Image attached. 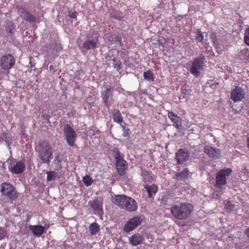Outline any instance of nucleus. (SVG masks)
<instances>
[{
  "label": "nucleus",
  "instance_id": "nucleus-44",
  "mask_svg": "<svg viewBox=\"0 0 249 249\" xmlns=\"http://www.w3.org/2000/svg\"><path fill=\"white\" fill-rule=\"evenodd\" d=\"M244 233L248 238H249V227L245 230Z\"/></svg>",
  "mask_w": 249,
  "mask_h": 249
},
{
  "label": "nucleus",
  "instance_id": "nucleus-32",
  "mask_svg": "<svg viewBox=\"0 0 249 249\" xmlns=\"http://www.w3.org/2000/svg\"><path fill=\"white\" fill-rule=\"evenodd\" d=\"M112 152L116 160L123 159V158L121 156L119 150L118 148H114L112 150Z\"/></svg>",
  "mask_w": 249,
  "mask_h": 249
},
{
  "label": "nucleus",
  "instance_id": "nucleus-39",
  "mask_svg": "<svg viewBox=\"0 0 249 249\" xmlns=\"http://www.w3.org/2000/svg\"><path fill=\"white\" fill-rule=\"evenodd\" d=\"M234 208V205L230 202H228L225 205V209L228 211L229 212H231L233 210Z\"/></svg>",
  "mask_w": 249,
  "mask_h": 249
},
{
  "label": "nucleus",
  "instance_id": "nucleus-41",
  "mask_svg": "<svg viewBox=\"0 0 249 249\" xmlns=\"http://www.w3.org/2000/svg\"><path fill=\"white\" fill-rule=\"evenodd\" d=\"M115 42L116 43L119 44L122 46V38L119 36H116L114 38Z\"/></svg>",
  "mask_w": 249,
  "mask_h": 249
},
{
  "label": "nucleus",
  "instance_id": "nucleus-5",
  "mask_svg": "<svg viewBox=\"0 0 249 249\" xmlns=\"http://www.w3.org/2000/svg\"><path fill=\"white\" fill-rule=\"evenodd\" d=\"M1 193L9 199L15 200L18 197V193L15 187L9 183L4 182L1 185Z\"/></svg>",
  "mask_w": 249,
  "mask_h": 249
},
{
  "label": "nucleus",
  "instance_id": "nucleus-34",
  "mask_svg": "<svg viewBox=\"0 0 249 249\" xmlns=\"http://www.w3.org/2000/svg\"><path fill=\"white\" fill-rule=\"evenodd\" d=\"M83 181L86 186L90 185L93 182L92 179L89 176L84 177Z\"/></svg>",
  "mask_w": 249,
  "mask_h": 249
},
{
  "label": "nucleus",
  "instance_id": "nucleus-1",
  "mask_svg": "<svg viewBox=\"0 0 249 249\" xmlns=\"http://www.w3.org/2000/svg\"><path fill=\"white\" fill-rule=\"evenodd\" d=\"M194 210L193 205L189 203L174 204L171 207V213L177 219L185 220L191 215Z\"/></svg>",
  "mask_w": 249,
  "mask_h": 249
},
{
  "label": "nucleus",
  "instance_id": "nucleus-28",
  "mask_svg": "<svg viewBox=\"0 0 249 249\" xmlns=\"http://www.w3.org/2000/svg\"><path fill=\"white\" fill-rule=\"evenodd\" d=\"M110 16L112 18L121 20L123 18V14L115 10H112L110 12Z\"/></svg>",
  "mask_w": 249,
  "mask_h": 249
},
{
  "label": "nucleus",
  "instance_id": "nucleus-12",
  "mask_svg": "<svg viewBox=\"0 0 249 249\" xmlns=\"http://www.w3.org/2000/svg\"><path fill=\"white\" fill-rule=\"evenodd\" d=\"M190 158V153L188 150L179 149L176 154V159L178 164H182L188 161Z\"/></svg>",
  "mask_w": 249,
  "mask_h": 249
},
{
  "label": "nucleus",
  "instance_id": "nucleus-30",
  "mask_svg": "<svg viewBox=\"0 0 249 249\" xmlns=\"http://www.w3.org/2000/svg\"><path fill=\"white\" fill-rule=\"evenodd\" d=\"M112 61L113 62V66L117 70V71H119L122 69V62L119 60H118L114 57L112 59Z\"/></svg>",
  "mask_w": 249,
  "mask_h": 249
},
{
  "label": "nucleus",
  "instance_id": "nucleus-9",
  "mask_svg": "<svg viewBox=\"0 0 249 249\" xmlns=\"http://www.w3.org/2000/svg\"><path fill=\"white\" fill-rule=\"evenodd\" d=\"M8 168L9 171L14 174L23 173L25 170L24 160H20L17 162L11 161Z\"/></svg>",
  "mask_w": 249,
  "mask_h": 249
},
{
  "label": "nucleus",
  "instance_id": "nucleus-21",
  "mask_svg": "<svg viewBox=\"0 0 249 249\" xmlns=\"http://www.w3.org/2000/svg\"><path fill=\"white\" fill-rule=\"evenodd\" d=\"M168 116L174 122V125L178 129H180L182 125L180 118L172 111L168 112Z\"/></svg>",
  "mask_w": 249,
  "mask_h": 249
},
{
  "label": "nucleus",
  "instance_id": "nucleus-31",
  "mask_svg": "<svg viewBox=\"0 0 249 249\" xmlns=\"http://www.w3.org/2000/svg\"><path fill=\"white\" fill-rule=\"evenodd\" d=\"M143 77L146 80L154 81L153 73L150 70L144 72Z\"/></svg>",
  "mask_w": 249,
  "mask_h": 249
},
{
  "label": "nucleus",
  "instance_id": "nucleus-26",
  "mask_svg": "<svg viewBox=\"0 0 249 249\" xmlns=\"http://www.w3.org/2000/svg\"><path fill=\"white\" fill-rule=\"evenodd\" d=\"M99 230V226L96 222L91 223L89 226V231L92 235L96 234Z\"/></svg>",
  "mask_w": 249,
  "mask_h": 249
},
{
  "label": "nucleus",
  "instance_id": "nucleus-47",
  "mask_svg": "<svg viewBox=\"0 0 249 249\" xmlns=\"http://www.w3.org/2000/svg\"><path fill=\"white\" fill-rule=\"evenodd\" d=\"M150 178H151L152 180H153V179H154V175H153L152 176H150Z\"/></svg>",
  "mask_w": 249,
  "mask_h": 249
},
{
  "label": "nucleus",
  "instance_id": "nucleus-35",
  "mask_svg": "<svg viewBox=\"0 0 249 249\" xmlns=\"http://www.w3.org/2000/svg\"><path fill=\"white\" fill-rule=\"evenodd\" d=\"M218 84V83L214 82L213 80H210L207 82L206 87H210L213 89H215L216 88Z\"/></svg>",
  "mask_w": 249,
  "mask_h": 249
},
{
  "label": "nucleus",
  "instance_id": "nucleus-16",
  "mask_svg": "<svg viewBox=\"0 0 249 249\" xmlns=\"http://www.w3.org/2000/svg\"><path fill=\"white\" fill-rule=\"evenodd\" d=\"M116 169L120 176H124L127 170V164L126 161L123 159L116 160Z\"/></svg>",
  "mask_w": 249,
  "mask_h": 249
},
{
  "label": "nucleus",
  "instance_id": "nucleus-3",
  "mask_svg": "<svg viewBox=\"0 0 249 249\" xmlns=\"http://www.w3.org/2000/svg\"><path fill=\"white\" fill-rule=\"evenodd\" d=\"M38 157L42 163L49 164L53 159V149L48 141H40L36 147Z\"/></svg>",
  "mask_w": 249,
  "mask_h": 249
},
{
  "label": "nucleus",
  "instance_id": "nucleus-20",
  "mask_svg": "<svg viewBox=\"0 0 249 249\" xmlns=\"http://www.w3.org/2000/svg\"><path fill=\"white\" fill-rule=\"evenodd\" d=\"M112 91L110 88H107L105 91H103L101 93L102 102L107 107L108 109L109 106L108 104L109 99L112 97Z\"/></svg>",
  "mask_w": 249,
  "mask_h": 249
},
{
  "label": "nucleus",
  "instance_id": "nucleus-2",
  "mask_svg": "<svg viewBox=\"0 0 249 249\" xmlns=\"http://www.w3.org/2000/svg\"><path fill=\"white\" fill-rule=\"evenodd\" d=\"M113 203L129 212H135L138 208L136 201L125 195H116L112 197Z\"/></svg>",
  "mask_w": 249,
  "mask_h": 249
},
{
  "label": "nucleus",
  "instance_id": "nucleus-11",
  "mask_svg": "<svg viewBox=\"0 0 249 249\" xmlns=\"http://www.w3.org/2000/svg\"><path fill=\"white\" fill-rule=\"evenodd\" d=\"M15 60L13 55L7 54L3 56L1 58V66L4 70H9L15 64Z\"/></svg>",
  "mask_w": 249,
  "mask_h": 249
},
{
  "label": "nucleus",
  "instance_id": "nucleus-14",
  "mask_svg": "<svg viewBox=\"0 0 249 249\" xmlns=\"http://www.w3.org/2000/svg\"><path fill=\"white\" fill-rule=\"evenodd\" d=\"M95 36L92 39L89 38L83 44V48L87 50L94 49L97 47L98 43V36L95 34Z\"/></svg>",
  "mask_w": 249,
  "mask_h": 249
},
{
  "label": "nucleus",
  "instance_id": "nucleus-8",
  "mask_svg": "<svg viewBox=\"0 0 249 249\" xmlns=\"http://www.w3.org/2000/svg\"><path fill=\"white\" fill-rule=\"evenodd\" d=\"M142 222V219L140 216H134L129 219L124 225L123 228L124 232L128 233L139 226Z\"/></svg>",
  "mask_w": 249,
  "mask_h": 249
},
{
  "label": "nucleus",
  "instance_id": "nucleus-7",
  "mask_svg": "<svg viewBox=\"0 0 249 249\" xmlns=\"http://www.w3.org/2000/svg\"><path fill=\"white\" fill-rule=\"evenodd\" d=\"M43 224L44 226L41 225H30L29 229L35 236L39 237L44 233H45L50 228V224L47 219L44 220Z\"/></svg>",
  "mask_w": 249,
  "mask_h": 249
},
{
  "label": "nucleus",
  "instance_id": "nucleus-36",
  "mask_svg": "<svg viewBox=\"0 0 249 249\" xmlns=\"http://www.w3.org/2000/svg\"><path fill=\"white\" fill-rule=\"evenodd\" d=\"M191 93V90L187 89V87L185 86L182 88V95L183 98H185L186 95H190Z\"/></svg>",
  "mask_w": 249,
  "mask_h": 249
},
{
  "label": "nucleus",
  "instance_id": "nucleus-40",
  "mask_svg": "<svg viewBox=\"0 0 249 249\" xmlns=\"http://www.w3.org/2000/svg\"><path fill=\"white\" fill-rule=\"evenodd\" d=\"M7 234L6 230L4 228L0 227V240L4 238Z\"/></svg>",
  "mask_w": 249,
  "mask_h": 249
},
{
  "label": "nucleus",
  "instance_id": "nucleus-42",
  "mask_svg": "<svg viewBox=\"0 0 249 249\" xmlns=\"http://www.w3.org/2000/svg\"><path fill=\"white\" fill-rule=\"evenodd\" d=\"M213 44L215 46V48H218V40L216 37H214L213 38Z\"/></svg>",
  "mask_w": 249,
  "mask_h": 249
},
{
  "label": "nucleus",
  "instance_id": "nucleus-33",
  "mask_svg": "<svg viewBox=\"0 0 249 249\" xmlns=\"http://www.w3.org/2000/svg\"><path fill=\"white\" fill-rule=\"evenodd\" d=\"M42 118L43 120H45V122L46 123L49 124L50 123L49 119H50V116H49V110H43L42 111Z\"/></svg>",
  "mask_w": 249,
  "mask_h": 249
},
{
  "label": "nucleus",
  "instance_id": "nucleus-22",
  "mask_svg": "<svg viewBox=\"0 0 249 249\" xmlns=\"http://www.w3.org/2000/svg\"><path fill=\"white\" fill-rule=\"evenodd\" d=\"M109 112L112 115L113 120L115 122L120 124L123 122V116L119 110L115 108L112 109Z\"/></svg>",
  "mask_w": 249,
  "mask_h": 249
},
{
  "label": "nucleus",
  "instance_id": "nucleus-17",
  "mask_svg": "<svg viewBox=\"0 0 249 249\" xmlns=\"http://www.w3.org/2000/svg\"><path fill=\"white\" fill-rule=\"evenodd\" d=\"M18 8L19 14L26 21L29 23H33L36 20V18L35 16L30 14L29 12L26 11L24 8L22 7H18Z\"/></svg>",
  "mask_w": 249,
  "mask_h": 249
},
{
  "label": "nucleus",
  "instance_id": "nucleus-10",
  "mask_svg": "<svg viewBox=\"0 0 249 249\" xmlns=\"http://www.w3.org/2000/svg\"><path fill=\"white\" fill-rule=\"evenodd\" d=\"M103 200L102 197H98L90 200L88 204L92 209L93 213L96 214H101L103 212Z\"/></svg>",
  "mask_w": 249,
  "mask_h": 249
},
{
  "label": "nucleus",
  "instance_id": "nucleus-18",
  "mask_svg": "<svg viewBox=\"0 0 249 249\" xmlns=\"http://www.w3.org/2000/svg\"><path fill=\"white\" fill-rule=\"evenodd\" d=\"M144 241V237L140 233H135L129 238V243L133 246H137L142 244Z\"/></svg>",
  "mask_w": 249,
  "mask_h": 249
},
{
  "label": "nucleus",
  "instance_id": "nucleus-29",
  "mask_svg": "<svg viewBox=\"0 0 249 249\" xmlns=\"http://www.w3.org/2000/svg\"><path fill=\"white\" fill-rule=\"evenodd\" d=\"M46 174L48 181H51L55 179L57 175V173L54 171H47L46 172Z\"/></svg>",
  "mask_w": 249,
  "mask_h": 249
},
{
  "label": "nucleus",
  "instance_id": "nucleus-46",
  "mask_svg": "<svg viewBox=\"0 0 249 249\" xmlns=\"http://www.w3.org/2000/svg\"><path fill=\"white\" fill-rule=\"evenodd\" d=\"M106 59L107 60V61H109V60H111V56H110L109 55H107L106 57Z\"/></svg>",
  "mask_w": 249,
  "mask_h": 249
},
{
  "label": "nucleus",
  "instance_id": "nucleus-25",
  "mask_svg": "<svg viewBox=\"0 0 249 249\" xmlns=\"http://www.w3.org/2000/svg\"><path fill=\"white\" fill-rule=\"evenodd\" d=\"M46 47L51 50V52L53 53H57L61 49V47L59 44L55 43H52L46 45Z\"/></svg>",
  "mask_w": 249,
  "mask_h": 249
},
{
  "label": "nucleus",
  "instance_id": "nucleus-13",
  "mask_svg": "<svg viewBox=\"0 0 249 249\" xmlns=\"http://www.w3.org/2000/svg\"><path fill=\"white\" fill-rule=\"evenodd\" d=\"M204 150L205 153H206L210 158L213 160L219 159L221 155L220 150L214 148L209 145L205 146Z\"/></svg>",
  "mask_w": 249,
  "mask_h": 249
},
{
  "label": "nucleus",
  "instance_id": "nucleus-43",
  "mask_svg": "<svg viewBox=\"0 0 249 249\" xmlns=\"http://www.w3.org/2000/svg\"><path fill=\"white\" fill-rule=\"evenodd\" d=\"M69 16L71 18H76L77 17L76 12H71L69 13Z\"/></svg>",
  "mask_w": 249,
  "mask_h": 249
},
{
  "label": "nucleus",
  "instance_id": "nucleus-24",
  "mask_svg": "<svg viewBox=\"0 0 249 249\" xmlns=\"http://www.w3.org/2000/svg\"><path fill=\"white\" fill-rule=\"evenodd\" d=\"M189 174V170L187 168H184L182 172L176 173L175 178L178 180H182L188 178Z\"/></svg>",
  "mask_w": 249,
  "mask_h": 249
},
{
  "label": "nucleus",
  "instance_id": "nucleus-37",
  "mask_svg": "<svg viewBox=\"0 0 249 249\" xmlns=\"http://www.w3.org/2000/svg\"><path fill=\"white\" fill-rule=\"evenodd\" d=\"M244 42L248 46H249V28H246L245 30Z\"/></svg>",
  "mask_w": 249,
  "mask_h": 249
},
{
  "label": "nucleus",
  "instance_id": "nucleus-38",
  "mask_svg": "<svg viewBox=\"0 0 249 249\" xmlns=\"http://www.w3.org/2000/svg\"><path fill=\"white\" fill-rule=\"evenodd\" d=\"M196 39L197 40L198 42H202L204 40V36L202 32L199 30H197L196 36Z\"/></svg>",
  "mask_w": 249,
  "mask_h": 249
},
{
  "label": "nucleus",
  "instance_id": "nucleus-19",
  "mask_svg": "<svg viewBox=\"0 0 249 249\" xmlns=\"http://www.w3.org/2000/svg\"><path fill=\"white\" fill-rule=\"evenodd\" d=\"M64 131L67 140H74L76 138V133L69 124L65 125Z\"/></svg>",
  "mask_w": 249,
  "mask_h": 249
},
{
  "label": "nucleus",
  "instance_id": "nucleus-27",
  "mask_svg": "<svg viewBox=\"0 0 249 249\" xmlns=\"http://www.w3.org/2000/svg\"><path fill=\"white\" fill-rule=\"evenodd\" d=\"M16 26L14 23L11 21H8L6 25V31L8 34L10 35L14 34L15 31Z\"/></svg>",
  "mask_w": 249,
  "mask_h": 249
},
{
  "label": "nucleus",
  "instance_id": "nucleus-45",
  "mask_svg": "<svg viewBox=\"0 0 249 249\" xmlns=\"http://www.w3.org/2000/svg\"><path fill=\"white\" fill-rule=\"evenodd\" d=\"M69 145L71 146H75V141H67Z\"/></svg>",
  "mask_w": 249,
  "mask_h": 249
},
{
  "label": "nucleus",
  "instance_id": "nucleus-48",
  "mask_svg": "<svg viewBox=\"0 0 249 249\" xmlns=\"http://www.w3.org/2000/svg\"><path fill=\"white\" fill-rule=\"evenodd\" d=\"M247 140H249V137L248 138Z\"/></svg>",
  "mask_w": 249,
  "mask_h": 249
},
{
  "label": "nucleus",
  "instance_id": "nucleus-23",
  "mask_svg": "<svg viewBox=\"0 0 249 249\" xmlns=\"http://www.w3.org/2000/svg\"><path fill=\"white\" fill-rule=\"evenodd\" d=\"M144 188L146 189L148 193L147 196L148 198L152 197L153 195H155L158 191V186L154 184L151 185H145Z\"/></svg>",
  "mask_w": 249,
  "mask_h": 249
},
{
  "label": "nucleus",
  "instance_id": "nucleus-4",
  "mask_svg": "<svg viewBox=\"0 0 249 249\" xmlns=\"http://www.w3.org/2000/svg\"><path fill=\"white\" fill-rule=\"evenodd\" d=\"M232 172L231 168H226L220 170L216 174L215 186L218 188H221L227 183V177H228Z\"/></svg>",
  "mask_w": 249,
  "mask_h": 249
},
{
  "label": "nucleus",
  "instance_id": "nucleus-6",
  "mask_svg": "<svg viewBox=\"0 0 249 249\" xmlns=\"http://www.w3.org/2000/svg\"><path fill=\"white\" fill-rule=\"evenodd\" d=\"M205 57L203 54H200L199 56L194 60L192 65L190 69V72L195 76H198L199 75V70L202 69Z\"/></svg>",
  "mask_w": 249,
  "mask_h": 249
},
{
  "label": "nucleus",
  "instance_id": "nucleus-15",
  "mask_svg": "<svg viewBox=\"0 0 249 249\" xmlns=\"http://www.w3.org/2000/svg\"><path fill=\"white\" fill-rule=\"evenodd\" d=\"M244 90L240 87H236L231 92V99L234 102L241 101L245 97Z\"/></svg>",
  "mask_w": 249,
  "mask_h": 249
}]
</instances>
